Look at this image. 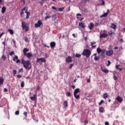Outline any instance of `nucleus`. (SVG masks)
I'll use <instances>...</instances> for the list:
<instances>
[{"instance_id":"obj_1","label":"nucleus","mask_w":125,"mask_h":125,"mask_svg":"<svg viewBox=\"0 0 125 125\" xmlns=\"http://www.w3.org/2000/svg\"><path fill=\"white\" fill-rule=\"evenodd\" d=\"M21 64H23V67L25 69H27L28 70H30L31 68H32V65H31V62H30V61H25L24 60H21Z\"/></svg>"},{"instance_id":"obj_2","label":"nucleus","mask_w":125,"mask_h":125,"mask_svg":"<svg viewBox=\"0 0 125 125\" xmlns=\"http://www.w3.org/2000/svg\"><path fill=\"white\" fill-rule=\"evenodd\" d=\"M113 47L112 45H109V47L107 48L108 49L107 51H106L105 54L107 56H112L113 54H114V51L113 50Z\"/></svg>"},{"instance_id":"obj_3","label":"nucleus","mask_w":125,"mask_h":125,"mask_svg":"<svg viewBox=\"0 0 125 125\" xmlns=\"http://www.w3.org/2000/svg\"><path fill=\"white\" fill-rule=\"evenodd\" d=\"M91 54V52L90 51V50L88 49H84L82 52V55L85 56L87 58H88V57L90 56Z\"/></svg>"},{"instance_id":"obj_4","label":"nucleus","mask_w":125,"mask_h":125,"mask_svg":"<svg viewBox=\"0 0 125 125\" xmlns=\"http://www.w3.org/2000/svg\"><path fill=\"white\" fill-rule=\"evenodd\" d=\"M27 23L25 21H22L21 22V27L22 28V30H25V32H28L29 31V26L27 25Z\"/></svg>"},{"instance_id":"obj_5","label":"nucleus","mask_w":125,"mask_h":125,"mask_svg":"<svg viewBox=\"0 0 125 125\" xmlns=\"http://www.w3.org/2000/svg\"><path fill=\"white\" fill-rule=\"evenodd\" d=\"M79 92H80L79 88H77L74 90V96H75V97L76 99H79V98H80V95H77V94H78V93H79Z\"/></svg>"},{"instance_id":"obj_6","label":"nucleus","mask_w":125,"mask_h":125,"mask_svg":"<svg viewBox=\"0 0 125 125\" xmlns=\"http://www.w3.org/2000/svg\"><path fill=\"white\" fill-rule=\"evenodd\" d=\"M42 25V22L41 20H39L37 23H35L34 26L35 28H40Z\"/></svg>"},{"instance_id":"obj_7","label":"nucleus","mask_w":125,"mask_h":125,"mask_svg":"<svg viewBox=\"0 0 125 125\" xmlns=\"http://www.w3.org/2000/svg\"><path fill=\"white\" fill-rule=\"evenodd\" d=\"M37 62H38V63H40V64L42 65L43 62H45V60L44 59V58H40V59L38 58L37 60Z\"/></svg>"},{"instance_id":"obj_8","label":"nucleus","mask_w":125,"mask_h":125,"mask_svg":"<svg viewBox=\"0 0 125 125\" xmlns=\"http://www.w3.org/2000/svg\"><path fill=\"white\" fill-rule=\"evenodd\" d=\"M13 61H15L16 63H21L20 60L18 59V56H16L13 58Z\"/></svg>"},{"instance_id":"obj_9","label":"nucleus","mask_w":125,"mask_h":125,"mask_svg":"<svg viewBox=\"0 0 125 125\" xmlns=\"http://www.w3.org/2000/svg\"><path fill=\"white\" fill-rule=\"evenodd\" d=\"M38 96L37 95V94L33 95L32 97H30V98L31 100L32 101H37Z\"/></svg>"},{"instance_id":"obj_10","label":"nucleus","mask_w":125,"mask_h":125,"mask_svg":"<svg viewBox=\"0 0 125 125\" xmlns=\"http://www.w3.org/2000/svg\"><path fill=\"white\" fill-rule=\"evenodd\" d=\"M66 63H71L72 62V58L70 56H68L65 59Z\"/></svg>"},{"instance_id":"obj_11","label":"nucleus","mask_w":125,"mask_h":125,"mask_svg":"<svg viewBox=\"0 0 125 125\" xmlns=\"http://www.w3.org/2000/svg\"><path fill=\"white\" fill-rule=\"evenodd\" d=\"M110 13V10H107V12L104 13L103 15H102L100 17L102 18V17H107V16H108V14Z\"/></svg>"},{"instance_id":"obj_12","label":"nucleus","mask_w":125,"mask_h":125,"mask_svg":"<svg viewBox=\"0 0 125 125\" xmlns=\"http://www.w3.org/2000/svg\"><path fill=\"white\" fill-rule=\"evenodd\" d=\"M101 70L102 72H104V73H105V74H108L109 73V70L105 68H103L102 67H101Z\"/></svg>"},{"instance_id":"obj_13","label":"nucleus","mask_w":125,"mask_h":125,"mask_svg":"<svg viewBox=\"0 0 125 125\" xmlns=\"http://www.w3.org/2000/svg\"><path fill=\"white\" fill-rule=\"evenodd\" d=\"M116 100L118 102H123V99L120 97V96H118L116 98Z\"/></svg>"},{"instance_id":"obj_14","label":"nucleus","mask_w":125,"mask_h":125,"mask_svg":"<svg viewBox=\"0 0 125 125\" xmlns=\"http://www.w3.org/2000/svg\"><path fill=\"white\" fill-rule=\"evenodd\" d=\"M25 56H26L27 58H31L32 56H33V54H32V53H26V55H24Z\"/></svg>"},{"instance_id":"obj_15","label":"nucleus","mask_w":125,"mask_h":125,"mask_svg":"<svg viewBox=\"0 0 125 125\" xmlns=\"http://www.w3.org/2000/svg\"><path fill=\"white\" fill-rule=\"evenodd\" d=\"M79 26L81 27L83 29H84L85 28V26H84V23H83V22H79Z\"/></svg>"},{"instance_id":"obj_16","label":"nucleus","mask_w":125,"mask_h":125,"mask_svg":"<svg viewBox=\"0 0 125 125\" xmlns=\"http://www.w3.org/2000/svg\"><path fill=\"white\" fill-rule=\"evenodd\" d=\"M28 51H29V49H27V48H24L23 49V52L24 55H27L26 52H28Z\"/></svg>"},{"instance_id":"obj_17","label":"nucleus","mask_w":125,"mask_h":125,"mask_svg":"<svg viewBox=\"0 0 125 125\" xmlns=\"http://www.w3.org/2000/svg\"><path fill=\"white\" fill-rule=\"evenodd\" d=\"M107 37H108V34H107L106 33H103L102 34H100V38H107Z\"/></svg>"},{"instance_id":"obj_18","label":"nucleus","mask_w":125,"mask_h":125,"mask_svg":"<svg viewBox=\"0 0 125 125\" xmlns=\"http://www.w3.org/2000/svg\"><path fill=\"white\" fill-rule=\"evenodd\" d=\"M93 27H94V24H93V23L91 22L90 23V25L88 26L89 29L90 30H92V29L93 28Z\"/></svg>"},{"instance_id":"obj_19","label":"nucleus","mask_w":125,"mask_h":125,"mask_svg":"<svg viewBox=\"0 0 125 125\" xmlns=\"http://www.w3.org/2000/svg\"><path fill=\"white\" fill-rule=\"evenodd\" d=\"M50 44L51 48H53V47H55V45H56L55 42H51Z\"/></svg>"},{"instance_id":"obj_20","label":"nucleus","mask_w":125,"mask_h":125,"mask_svg":"<svg viewBox=\"0 0 125 125\" xmlns=\"http://www.w3.org/2000/svg\"><path fill=\"white\" fill-rule=\"evenodd\" d=\"M3 82H4V80L2 77H0V85L3 84Z\"/></svg>"},{"instance_id":"obj_21","label":"nucleus","mask_w":125,"mask_h":125,"mask_svg":"<svg viewBox=\"0 0 125 125\" xmlns=\"http://www.w3.org/2000/svg\"><path fill=\"white\" fill-rule=\"evenodd\" d=\"M6 10V7L5 6H3L1 8V13H4Z\"/></svg>"},{"instance_id":"obj_22","label":"nucleus","mask_w":125,"mask_h":125,"mask_svg":"<svg viewBox=\"0 0 125 125\" xmlns=\"http://www.w3.org/2000/svg\"><path fill=\"white\" fill-rule=\"evenodd\" d=\"M111 28H112V29H114V30H116L117 28V25H116L114 23H111Z\"/></svg>"},{"instance_id":"obj_23","label":"nucleus","mask_w":125,"mask_h":125,"mask_svg":"<svg viewBox=\"0 0 125 125\" xmlns=\"http://www.w3.org/2000/svg\"><path fill=\"white\" fill-rule=\"evenodd\" d=\"M63 105L65 108H67V107H68V101H65L63 103Z\"/></svg>"},{"instance_id":"obj_24","label":"nucleus","mask_w":125,"mask_h":125,"mask_svg":"<svg viewBox=\"0 0 125 125\" xmlns=\"http://www.w3.org/2000/svg\"><path fill=\"white\" fill-rule=\"evenodd\" d=\"M56 18H57V16H56V15L55 14L52 16V20H53V21H55Z\"/></svg>"},{"instance_id":"obj_25","label":"nucleus","mask_w":125,"mask_h":125,"mask_svg":"<svg viewBox=\"0 0 125 125\" xmlns=\"http://www.w3.org/2000/svg\"><path fill=\"white\" fill-rule=\"evenodd\" d=\"M103 96L104 99H107V98H108V94L107 93H105L104 94Z\"/></svg>"},{"instance_id":"obj_26","label":"nucleus","mask_w":125,"mask_h":125,"mask_svg":"<svg viewBox=\"0 0 125 125\" xmlns=\"http://www.w3.org/2000/svg\"><path fill=\"white\" fill-rule=\"evenodd\" d=\"M97 51L99 54H100V53L102 52V50L100 49V48H98L97 49Z\"/></svg>"},{"instance_id":"obj_27","label":"nucleus","mask_w":125,"mask_h":125,"mask_svg":"<svg viewBox=\"0 0 125 125\" xmlns=\"http://www.w3.org/2000/svg\"><path fill=\"white\" fill-rule=\"evenodd\" d=\"M24 40L26 42H29V39H28V37L27 36H25L24 37Z\"/></svg>"},{"instance_id":"obj_28","label":"nucleus","mask_w":125,"mask_h":125,"mask_svg":"<svg viewBox=\"0 0 125 125\" xmlns=\"http://www.w3.org/2000/svg\"><path fill=\"white\" fill-rule=\"evenodd\" d=\"M94 59L95 61H98L99 60V59H100V57H97V56H95L94 58Z\"/></svg>"},{"instance_id":"obj_29","label":"nucleus","mask_w":125,"mask_h":125,"mask_svg":"<svg viewBox=\"0 0 125 125\" xmlns=\"http://www.w3.org/2000/svg\"><path fill=\"white\" fill-rule=\"evenodd\" d=\"M99 112H100V113H103V112H104V108L103 107H100Z\"/></svg>"},{"instance_id":"obj_30","label":"nucleus","mask_w":125,"mask_h":125,"mask_svg":"<svg viewBox=\"0 0 125 125\" xmlns=\"http://www.w3.org/2000/svg\"><path fill=\"white\" fill-rule=\"evenodd\" d=\"M66 96H67L68 97H71V92H70V91H67L66 92Z\"/></svg>"},{"instance_id":"obj_31","label":"nucleus","mask_w":125,"mask_h":125,"mask_svg":"<svg viewBox=\"0 0 125 125\" xmlns=\"http://www.w3.org/2000/svg\"><path fill=\"white\" fill-rule=\"evenodd\" d=\"M8 31L11 35H13L14 34V32H13L12 29H9Z\"/></svg>"},{"instance_id":"obj_32","label":"nucleus","mask_w":125,"mask_h":125,"mask_svg":"<svg viewBox=\"0 0 125 125\" xmlns=\"http://www.w3.org/2000/svg\"><path fill=\"white\" fill-rule=\"evenodd\" d=\"M52 9H55V10H56V11H59V8H55V7L54 6H52Z\"/></svg>"},{"instance_id":"obj_33","label":"nucleus","mask_w":125,"mask_h":125,"mask_svg":"<svg viewBox=\"0 0 125 125\" xmlns=\"http://www.w3.org/2000/svg\"><path fill=\"white\" fill-rule=\"evenodd\" d=\"M82 56V55L80 54H76L75 55V57H77V58H80Z\"/></svg>"},{"instance_id":"obj_34","label":"nucleus","mask_w":125,"mask_h":125,"mask_svg":"<svg viewBox=\"0 0 125 125\" xmlns=\"http://www.w3.org/2000/svg\"><path fill=\"white\" fill-rule=\"evenodd\" d=\"M24 85H25V83H24V81H23L21 83V87H24Z\"/></svg>"},{"instance_id":"obj_35","label":"nucleus","mask_w":125,"mask_h":125,"mask_svg":"<svg viewBox=\"0 0 125 125\" xmlns=\"http://www.w3.org/2000/svg\"><path fill=\"white\" fill-rule=\"evenodd\" d=\"M1 58L2 59V60H6V57H5L4 55H2Z\"/></svg>"},{"instance_id":"obj_36","label":"nucleus","mask_w":125,"mask_h":125,"mask_svg":"<svg viewBox=\"0 0 125 125\" xmlns=\"http://www.w3.org/2000/svg\"><path fill=\"white\" fill-rule=\"evenodd\" d=\"M63 10H64V7L59 8V11H60V12L63 11Z\"/></svg>"},{"instance_id":"obj_37","label":"nucleus","mask_w":125,"mask_h":125,"mask_svg":"<svg viewBox=\"0 0 125 125\" xmlns=\"http://www.w3.org/2000/svg\"><path fill=\"white\" fill-rule=\"evenodd\" d=\"M23 115L24 116H25V118H27V116H28V112H27L26 111L24 112L23 113Z\"/></svg>"},{"instance_id":"obj_38","label":"nucleus","mask_w":125,"mask_h":125,"mask_svg":"<svg viewBox=\"0 0 125 125\" xmlns=\"http://www.w3.org/2000/svg\"><path fill=\"white\" fill-rule=\"evenodd\" d=\"M13 54H14V51H11L9 53V55H10V56H12Z\"/></svg>"},{"instance_id":"obj_39","label":"nucleus","mask_w":125,"mask_h":125,"mask_svg":"<svg viewBox=\"0 0 125 125\" xmlns=\"http://www.w3.org/2000/svg\"><path fill=\"white\" fill-rule=\"evenodd\" d=\"M15 115H16L17 116H18V115H19V110H17L15 112Z\"/></svg>"},{"instance_id":"obj_40","label":"nucleus","mask_w":125,"mask_h":125,"mask_svg":"<svg viewBox=\"0 0 125 125\" xmlns=\"http://www.w3.org/2000/svg\"><path fill=\"white\" fill-rule=\"evenodd\" d=\"M50 18H51V16H46L45 19H49Z\"/></svg>"},{"instance_id":"obj_41","label":"nucleus","mask_w":125,"mask_h":125,"mask_svg":"<svg viewBox=\"0 0 125 125\" xmlns=\"http://www.w3.org/2000/svg\"><path fill=\"white\" fill-rule=\"evenodd\" d=\"M108 34L109 35V36H112V35H113V31H110L109 33Z\"/></svg>"},{"instance_id":"obj_42","label":"nucleus","mask_w":125,"mask_h":125,"mask_svg":"<svg viewBox=\"0 0 125 125\" xmlns=\"http://www.w3.org/2000/svg\"><path fill=\"white\" fill-rule=\"evenodd\" d=\"M107 66H110V65H111V62H110V61H107Z\"/></svg>"},{"instance_id":"obj_43","label":"nucleus","mask_w":125,"mask_h":125,"mask_svg":"<svg viewBox=\"0 0 125 125\" xmlns=\"http://www.w3.org/2000/svg\"><path fill=\"white\" fill-rule=\"evenodd\" d=\"M113 79L114 80V81H117V80H118V78H117L116 76H114Z\"/></svg>"},{"instance_id":"obj_44","label":"nucleus","mask_w":125,"mask_h":125,"mask_svg":"<svg viewBox=\"0 0 125 125\" xmlns=\"http://www.w3.org/2000/svg\"><path fill=\"white\" fill-rule=\"evenodd\" d=\"M16 73H17V71H16V70H14L13 71V75H16Z\"/></svg>"},{"instance_id":"obj_45","label":"nucleus","mask_w":125,"mask_h":125,"mask_svg":"<svg viewBox=\"0 0 125 125\" xmlns=\"http://www.w3.org/2000/svg\"><path fill=\"white\" fill-rule=\"evenodd\" d=\"M104 102V101L102 100L99 104V105H102V103Z\"/></svg>"},{"instance_id":"obj_46","label":"nucleus","mask_w":125,"mask_h":125,"mask_svg":"<svg viewBox=\"0 0 125 125\" xmlns=\"http://www.w3.org/2000/svg\"><path fill=\"white\" fill-rule=\"evenodd\" d=\"M76 15L77 16V18H78V19H79V17L78 16H82V14H79V13L77 14Z\"/></svg>"},{"instance_id":"obj_47","label":"nucleus","mask_w":125,"mask_h":125,"mask_svg":"<svg viewBox=\"0 0 125 125\" xmlns=\"http://www.w3.org/2000/svg\"><path fill=\"white\" fill-rule=\"evenodd\" d=\"M73 66H74V64L73 63L70 64V65L69 66L70 69H72Z\"/></svg>"},{"instance_id":"obj_48","label":"nucleus","mask_w":125,"mask_h":125,"mask_svg":"<svg viewBox=\"0 0 125 125\" xmlns=\"http://www.w3.org/2000/svg\"><path fill=\"white\" fill-rule=\"evenodd\" d=\"M105 51H106V50L105 49L102 50V53H101V54L102 55L104 54L105 53Z\"/></svg>"},{"instance_id":"obj_49","label":"nucleus","mask_w":125,"mask_h":125,"mask_svg":"<svg viewBox=\"0 0 125 125\" xmlns=\"http://www.w3.org/2000/svg\"><path fill=\"white\" fill-rule=\"evenodd\" d=\"M17 78H18V79H20V78H22V76H21V75H17Z\"/></svg>"},{"instance_id":"obj_50","label":"nucleus","mask_w":125,"mask_h":125,"mask_svg":"<svg viewBox=\"0 0 125 125\" xmlns=\"http://www.w3.org/2000/svg\"><path fill=\"white\" fill-rule=\"evenodd\" d=\"M19 73H21V72L22 73H23V68H21V69H20V70H19Z\"/></svg>"},{"instance_id":"obj_51","label":"nucleus","mask_w":125,"mask_h":125,"mask_svg":"<svg viewBox=\"0 0 125 125\" xmlns=\"http://www.w3.org/2000/svg\"><path fill=\"white\" fill-rule=\"evenodd\" d=\"M25 13H26V14H30V13L28 12V10L25 11Z\"/></svg>"},{"instance_id":"obj_52","label":"nucleus","mask_w":125,"mask_h":125,"mask_svg":"<svg viewBox=\"0 0 125 125\" xmlns=\"http://www.w3.org/2000/svg\"><path fill=\"white\" fill-rule=\"evenodd\" d=\"M95 43H96V42H91V45H93L94 44H95Z\"/></svg>"},{"instance_id":"obj_53","label":"nucleus","mask_w":125,"mask_h":125,"mask_svg":"<svg viewBox=\"0 0 125 125\" xmlns=\"http://www.w3.org/2000/svg\"><path fill=\"white\" fill-rule=\"evenodd\" d=\"M30 14H27L26 17V19H28L29 18Z\"/></svg>"},{"instance_id":"obj_54","label":"nucleus","mask_w":125,"mask_h":125,"mask_svg":"<svg viewBox=\"0 0 125 125\" xmlns=\"http://www.w3.org/2000/svg\"><path fill=\"white\" fill-rule=\"evenodd\" d=\"M21 2H22L23 5H25V0H21Z\"/></svg>"},{"instance_id":"obj_55","label":"nucleus","mask_w":125,"mask_h":125,"mask_svg":"<svg viewBox=\"0 0 125 125\" xmlns=\"http://www.w3.org/2000/svg\"><path fill=\"white\" fill-rule=\"evenodd\" d=\"M3 35H4V33L2 32L1 34H0V38H1V37H2V36H3Z\"/></svg>"},{"instance_id":"obj_56","label":"nucleus","mask_w":125,"mask_h":125,"mask_svg":"<svg viewBox=\"0 0 125 125\" xmlns=\"http://www.w3.org/2000/svg\"><path fill=\"white\" fill-rule=\"evenodd\" d=\"M95 27H98V26H99V23H96L95 25Z\"/></svg>"},{"instance_id":"obj_57","label":"nucleus","mask_w":125,"mask_h":125,"mask_svg":"<svg viewBox=\"0 0 125 125\" xmlns=\"http://www.w3.org/2000/svg\"><path fill=\"white\" fill-rule=\"evenodd\" d=\"M7 91H8V90H7V89H6V88H4V92H7Z\"/></svg>"},{"instance_id":"obj_58","label":"nucleus","mask_w":125,"mask_h":125,"mask_svg":"<svg viewBox=\"0 0 125 125\" xmlns=\"http://www.w3.org/2000/svg\"><path fill=\"white\" fill-rule=\"evenodd\" d=\"M87 83H90V78L87 80Z\"/></svg>"},{"instance_id":"obj_59","label":"nucleus","mask_w":125,"mask_h":125,"mask_svg":"<svg viewBox=\"0 0 125 125\" xmlns=\"http://www.w3.org/2000/svg\"><path fill=\"white\" fill-rule=\"evenodd\" d=\"M84 123H85V124H88V121H87V120H85V121H84Z\"/></svg>"},{"instance_id":"obj_60","label":"nucleus","mask_w":125,"mask_h":125,"mask_svg":"<svg viewBox=\"0 0 125 125\" xmlns=\"http://www.w3.org/2000/svg\"><path fill=\"white\" fill-rule=\"evenodd\" d=\"M105 125H109V122H105Z\"/></svg>"},{"instance_id":"obj_61","label":"nucleus","mask_w":125,"mask_h":125,"mask_svg":"<svg viewBox=\"0 0 125 125\" xmlns=\"http://www.w3.org/2000/svg\"><path fill=\"white\" fill-rule=\"evenodd\" d=\"M45 58H47V54H45Z\"/></svg>"},{"instance_id":"obj_62","label":"nucleus","mask_w":125,"mask_h":125,"mask_svg":"<svg viewBox=\"0 0 125 125\" xmlns=\"http://www.w3.org/2000/svg\"><path fill=\"white\" fill-rule=\"evenodd\" d=\"M37 90H40V87L39 86H37Z\"/></svg>"},{"instance_id":"obj_63","label":"nucleus","mask_w":125,"mask_h":125,"mask_svg":"<svg viewBox=\"0 0 125 125\" xmlns=\"http://www.w3.org/2000/svg\"><path fill=\"white\" fill-rule=\"evenodd\" d=\"M120 42H124V40L123 39H121Z\"/></svg>"},{"instance_id":"obj_64","label":"nucleus","mask_w":125,"mask_h":125,"mask_svg":"<svg viewBox=\"0 0 125 125\" xmlns=\"http://www.w3.org/2000/svg\"><path fill=\"white\" fill-rule=\"evenodd\" d=\"M84 12H87V9H85L84 10Z\"/></svg>"}]
</instances>
